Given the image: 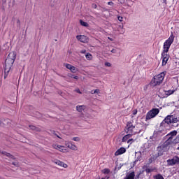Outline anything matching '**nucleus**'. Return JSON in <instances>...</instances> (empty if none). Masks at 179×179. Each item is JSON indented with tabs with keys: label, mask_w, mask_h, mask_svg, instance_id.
<instances>
[{
	"label": "nucleus",
	"mask_w": 179,
	"mask_h": 179,
	"mask_svg": "<svg viewBox=\"0 0 179 179\" xmlns=\"http://www.w3.org/2000/svg\"><path fill=\"white\" fill-rule=\"evenodd\" d=\"M174 35L173 34H171L169 38L165 41L163 45V52L162 53V66H165L167 64V62L169 59V55H168V52L170 49L171 45L173 44L174 41Z\"/></svg>",
	"instance_id": "f257e3e1"
},
{
	"label": "nucleus",
	"mask_w": 179,
	"mask_h": 179,
	"mask_svg": "<svg viewBox=\"0 0 179 179\" xmlns=\"http://www.w3.org/2000/svg\"><path fill=\"white\" fill-rule=\"evenodd\" d=\"M16 59V52H10L9 53L7 59H6L5 62V67H4V78L8 77V73L12 69V66L13 63H15V60Z\"/></svg>",
	"instance_id": "f03ea898"
},
{
	"label": "nucleus",
	"mask_w": 179,
	"mask_h": 179,
	"mask_svg": "<svg viewBox=\"0 0 179 179\" xmlns=\"http://www.w3.org/2000/svg\"><path fill=\"white\" fill-rule=\"evenodd\" d=\"M166 74V72H162L160 74L154 77V79L152 80L151 83L153 86L159 85L164 79V77Z\"/></svg>",
	"instance_id": "7ed1b4c3"
},
{
	"label": "nucleus",
	"mask_w": 179,
	"mask_h": 179,
	"mask_svg": "<svg viewBox=\"0 0 179 179\" xmlns=\"http://www.w3.org/2000/svg\"><path fill=\"white\" fill-rule=\"evenodd\" d=\"M159 113V110L158 108H153L150 110L146 115V120H151L155 117Z\"/></svg>",
	"instance_id": "20e7f679"
},
{
	"label": "nucleus",
	"mask_w": 179,
	"mask_h": 179,
	"mask_svg": "<svg viewBox=\"0 0 179 179\" xmlns=\"http://www.w3.org/2000/svg\"><path fill=\"white\" fill-rule=\"evenodd\" d=\"M178 122V119L175 117L173 115H168L164 120V122L168 124L177 123Z\"/></svg>",
	"instance_id": "39448f33"
},
{
	"label": "nucleus",
	"mask_w": 179,
	"mask_h": 179,
	"mask_svg": "<svg viewBox=\"0 0 179 179\" xmlns=\"http://www.w3.org/2000/svg\"><path fill=\"white\" fill-rule=\"evenodd\" d=\"M166 162L169 166H173L179 163V157L175 156L173 159H168Z\"/></svg>",
	"instance_id": "423d86ee"
},
{
	"label": "nucleus",
	"mask_w": 179,
	"mask_h": 179,
	"mask_svg": "<svg viewBox=\"0 0 179 179\" xmlns=\"http://www.w3.org/2000/svg\"><path fill=\"white\" fill-rule=\"evenodd\" d=\"M52 148L61 152L66 153L68 152V150L66 149V147L63 145H60L59 144H53Z\"/></svg>",
	"instance_id": "0eeeda50"
},
{
	"label": "nucleus",
	"mask_w": 179,
	"mask_h": 179,
	"mask_svg": "<svg viewBox=\"0 0 179 179\" xmlns=\"http://www.w3.org/2000/svg\"><path fill=\"white\" fill-rule=\"evenodd\" d=\"M122 141L127 142L128 144L131 145L135 141V140L132 138V135L129 134L128 135L124 136Z\"/></svg>",
	"instance_id": "6e6552de"
},
{
	"label": "nucleus",
	"mask_w": 179,
	"mask_h": 179,
	"mask_svg": "<svg viewBox=\"0 0 179 179\" xmlns=\"http://www.w3.org/2000/svg\"><path fill=\"white\" fill-rule=\"evenodd\" d=\"M135 129V127L133 126V124L131 122H128L127 124V127L125 128V131L128 134H132L134 133V129Z\"/></svg>",
	"instance_id": "1a4fd4ad"
},
{
	"label": "nucleus",
	"mask_w": 179,
	"mask_h": 179,
	"mask_svg": "<svg viewBox=\"0 0 179 179\" xmlns=\"http://www.w3.org/2000/svg\"><path fill=\"white\" fill-rule=\"evenodd\" d=\"M76 38L82 43H87L88 41V38L85 36V35H77Z\"/></svg>",
	"instance_id": "9d476101"
},
{
	"label": "nucleus",
	"mask_w": 179,
	"mask_h": 179,
	"mask_svg": "<svg viewBox=\"0 0 179 179\" xmlns=\"http://www.w3.org/2000/svg\"><path fill=\"white\" fill-rule=\"evenodd\" d=\"M65 145L70 150H72L74 151L78 150V148L71 142H65Z\"/></svg>",
	"instance_id": "9b49d317"
},
{
	"label": "nucleus",
	"mask_w": 179,
	"mask_h": 179,
	"mask_svg": "<svg viewBox=\"0 0 179 179\" xmlns=\"http://www.w3.org/2000/svg\"><path fill=\"white\" fill-rule=\"evenodd\" d=\"M53 162H54L55 164H57V165H58V166H61V167H63V168H64V169H66V168L68 167V165H67L66 164H65V163H64V162H61V161H59V160L55 159V160L53 161Z\"/></svg>",
	"instance_id": "f8f14e48"
},
{
	"label": "nucleus",
	"mask_w": 179,
	"mask_h": 179,
	"mask_svg": "<svg viewBox=\"0 0 179 179\" xmlns=\"http://www.w3.org/2000/svg\"><path fill=\"white\" fill-rule=\"evenodd\" d=\"M64 66L66 67V69L70 70L73 73L78 71V69L76 67H74V66H71V64H64Z\"/></svg>",
	"instance_id": "ddd939ff"
},
{
	"label": "nucleus",
	"mask_w": 179,
	"mask_h": 179,
	"mask_svg": "<svg viewBox=\"0 0 179 179\" xmlns=\"http://www.w3.org/2000/svg\"><path fill=\"white\" fill-rule=\"evenodd\" d=\"M124 152H126V149L124 148H121L115 152V155L119 156L124 154Z\"/></svg>",
	"instance_id": "4468645a"
},
{
	"label": "nucleus",
	"mask_w": 179,
	"mask_h": 179,
	"mask_svg": "<svg viewBox=\"0 0 179 179\" xmlns=\"http://www.w3.org/2000/svg\"><path fill=\"white\" fill-rule=\"evenodd\" d=\"M176 135H177V131H173L166 136V138H168L169 141H171L173 138Z\"/></svg>",
	"instance_id": "2eb2a0df"
},
{
	"label": "nucleus",
	"mask_w": 179,
	"mask_h": 179,
	"mask_svg": "<svg viewBox=\"0 0 179 179\" xmlns=\"http://www.w3.org/2000/svg\"><path fill=\"white\" fill-rule=\"evenodd\" d=\"M135 177V173L134 172H131L130 173H129L125 179H134Z\"/></svg>",
	"instance_id": "dca6fc26"
},
{
	"label": "nucleus",
	"mask_w": 179,
	"mask_h": 179,
	"mask_svg": "<svg viewBox=\"0 0 179 179\" xmlns=\"http://www.w3.org/2000/svg\"><path fill=\"white\" fill-rule=\"evenodd\" d=\"M76 109L78 112H82L83 110L85 109V106H78L76 107Z\"/></svg>",
	"instance_id": "f3484780"
},
{
	"label": "nucleus",
	"mask_w": 179,
	"mask_h": 179,
	"mask_svg": "<svg viewBox=\"0 0 179 179\" xmlns=\"http://www.w3.org/2000/svg\"><path fill=\"white\" fill-rule=\"evenodd\" d=\"M85 57L87 60H92V56L90 55V53H87L85 55Z\"/></svg>",
	"instance_id": "a211bd4d"
},
{
	"label": "nucleus",
	"mask_w": 179,
	"mask_h": 179,
	"mask_svg": "<svg viewBox=\"0 0 179 179\" xmlns=\"http://www.w3.org/2000/svg\"><path fill=\"white\" fill-rule=\"evenodd\" d=\"M80 24L85 27H88V24L87 22H85V21H82V20H80Z\"/></svg>",
	"instance_id": "6ab92c4d"
},
{
	"label": "nucleus",
	"mask_w": 179,
	"mask_h": 179,
	"mask_svg": "<svg viewBox=\"0 0 179 179\" xmlns=\"http://www.w3.org/2000/svg\"><path fill=\"white\" fill-rule=\"evenodd\" d=\"M154 178L155 179H164V177L160 174H158V175L154 176Z\"/></svg>",
	"instance_id": "aec40b11"
},
{
	"label": "nucleus",
	"mask_w": 179,
	"mask_h": 179,
	"mask_svg": "<svg viewBox=\"0 0 179 179\" xmlns=\"http://www.w3.org/2000/svg\"><path fill=\"white\" fill-rule=\"evenodd\" d=\"M3 154L5 156L8 157H10V158L13 159V156H12L10 154H9V153H8V152H4Z\"/></svg>",
	"instance_id": "412c9836"
},
{
	"label": "nucleus",
	"mask_w": 179,
	"mask_h": 179,
	"mask_svg": "<svg viewBox=\"0 0 179 179\" xmlns=\"http://www.w3.org/2000/svg\"><path fill=\"white\" fill-rule=\"evenodd\" d=\"M174 92L172 90H169L165 92L166 96H170L171 94H172Z\"/></svg>",
	"instance_id": "4be33fe9"
},
{
	"label": "nucleus",
	"mask_w": 179,
	"mask_h": 179,
	"mask_svg": "<svg viewBox=\"0 0 179 179\" xmlns=\"http://www.w3.org/2000/svg\"><path fill=\"white\" fill-rule=\"evenodd\" d=\"M104 65H105L106 66H107V67H110V66H111V64L109 63L108 62H106L104 63Z\"/></svg>",
	"instance_id": "5701e85b"
},
{
	"label": "nucleus",
	"mask_w": 179,
	"mask_h": 179,
	"mask_svg": "<svg viewBox=\"0 0 179 179\" xmlns=\"http://www.w3.org/2000/svg\"><path fill=\"white\" fill-rule=\"evenodd\" d=\"M102 172L105 174H108L110 172V171L107 169H105L102 171Z\"/></svg>",
	"instance_id": "b1692460"
},
{
	"label": "nucleus",
	"mask_w": 179,
	"mask_h": 179,
	"mask_svg": "<svg viewBox=\"0 0 179 179\" xmlns=\"http://www.w3.org/2000/svg\"><path fill=\"white\" fill-rule=\"evenodd\" d=\"M72 140L74 141L78 142V141H80V139L78 137H74L72 138Z\"/></svg>",
	"instance_id": "393cba45"
},
{
	"label": "nucleus",
	"mask_w": 179,
	"mask_h": 179,
	"mask_svg": "<svg viewBox=\"0 0 179 179\" xmlns=\"http://www.w3.org/2000/svg\"><path fill=\"white\" fill-rule=\"evenodd\" d=\"M117 20L120 21V22H122L123 21V17H117Z\"/></svg>",
	"instance_id": "a878e982"
},
{
	"label": "nucleus",
	"mask_w": 179,
	"mask_h": 179,
	"mask_svg": "<svg viewBox=\"0 0 179 179\" xmlns=\"http://www.w3.org/2000/svg\"><path fill=\"white\" fill-rule=\"evenodd\" d=\"M70 77H71V78H73V79H76V80H78V76H71Z\"/></svg>",
	"instance_id": "bb28decb"
},
{
	"label": "nucleus",
	"mask_w": 179,
	"mask_h": 179,
	"mask_svg": "<svg viewBox=\"0 0 179 179\" xmlns=\"http://www.w3.org/2000/svg\"><path fill=\"white\" fill-rule=\"evenodd\" d=\"M111 52L115 54L117 52V49H112Z\"/></svg>",
	"instance_id": "cd10ccee"
},
{
	"label": "nucleus",
	"mask_w": 179,
	"mask_h": 179,
	"mask_svg": "<svg viewBox=\"0 0 179 179\" xmlns=\"http://www.w3.org/2000/svg\"><path fill=\"white\" fill-rule=\"evenodd\" d=\"M29 128H30V129H32V130L36 129V127H34V126H30Z\"/></svg>",
	"instance_id": "c85d7f7f"
},
{
	"label": "nucleus",
	"mask_w": 179,
	"mask_h": 179,
	"mask_svg": "<svg viewBox=\"0 0 179 179\" xmlns=\"http://www.w3.org/2000/svg\"><path fill=\"white\" fill-rule=\"evenodd\" d=\"M95 94H99L100 93V91L99 90H94Z\"/></svg>",
	"instance_id": "c756f323"
},
{
	"label": "nucleus",
	"mask_w": 179,
	"mask_h": 179,
	"mask_svg": "<svg viewBox=\"0 0 179 179\" xmlns=\"http://www.w3.org/2000/svg\"><path fill=\"white\" fill-rule=\"evenodd\" d=\"M137 110H134V111H133V115H136L137 114Z\"/></svg>",
	"instance_id": "7c9ffc66"
},
{
	"label": "nucleus",
	"mask_w": 179,
	"mask_h": 179,
	"mask_svg": "<svg viewBox=\"0 0 179 179\" xmlns=\"http://www.w3.org/2000/svg\"><path fill=\"white\" fill-rule=\"evenodd\" d=\"M108 4L109 6H113V1H108Z\"/></svg>",
	"instance_id": "2f4dec72"
},
{
	"label": "nucleus",
	"mask_w": 179,
	"mask_h": 179,
	"mask_svg": "<svg viewBox=\"0 0 179 179\" xmlns=\"http://www.w3.org/2000/svg\"><path fill=\"white\" fill-rule=\"evenodd\" d=\"M91 94H95V90L91 91Z\"/></svg>",
	"instance_id": "473e14b6"
},
{
	"label": "nucleus",
	"mask_w": 179,
	"mask_h": 179,
	"mask_svg": "<svg viewBox=\"0 0 179 179\" xmlns=\"http://www.w3.org/2000/svg\"><path fill=\"white\" fill-rule=\"evenodd\" d=\"M86 50H81V53L85 54Z\"/></svg>",
	"instance_id": "72a5a7b5"
},
{
	"label": "nucleus",
	"mask_w": 179,
	"mask_h": 179,
	"mask_svg": "<svg viewBox=\"0 0 179 179\" xmlns=\"http://www.w3.org/2000/svg\"><path fill=\"white\" fill-rule=\"evenodd\" d=\"M13 164L14 166H17V163H16V162H13Z\"/></svg>",
	"instance_id": "f704fd0d"
},
{
	"label": "nucleus",
	"mask_w": 179,
	"mask_h": 179,
	"mask_svg": "<svg viewBox=\"0 0 179 179\" xmlns=\"http://www.w3.org/2000/svg\"><path fill=\"white\" fill-rule=\"evenodd\" d=\"M76 92L79 94H81L80 91L79 90H76Z\"/></svg>",
	"instance_id": "c9c22d12"
},
{
	"label": "nucleus",
	"mask_w": 179,
	"mask_h": 179,
	"mask_svg": "<svg viewBox=\"0 0 179 179\" xmlns=\"http://www.w3.org/2000/svg\"><path fill=\"white\" fill-rule=\"evenodd\" d=\"M137 159L141 161V157L140 156L138 158H137Z\"/></svg>",
	"instance_id": "e433bc0d"
},
{
	"label": "nucleus",
	"mask_w": 179,
	"mask_h": 179,
	"mask_svg": "<svg viewBox=\"0 0 179 179\" xmlns=\"http://www.w3.org/2000/svg\"><path fill=\"white\" fill-rule=\"evenodd\" d=\"M93 7H94V8H96V4H94V5H93Z\"/></svg>",
	"instance_id": "4c0bfd02"
},
{
	"label": "nucleus",
	"mask_w": 179,
	"mask_h": 179,
	"mask_svg": "<svg viewBox=\"0 0 179 179\" xmlns=\"http://www.w3.org/2000/svg\"><path fill=\"white\" fill-rule=\"evenodd\" d=\"M148 172H151L152 171L150 169L147 170Z\"/></svg>",
	"instance_id": "58836bf2"
},
{
	"label": "nucleus",
	"mask_w": 179,
	"mask_h": 179,
	"mask_svg": "<svg viewBox=\"0 0 179 179\" xmlns=\"http://www.w3.org/2000/svg\"><path fill=\"white\" fill-rule=\"evenodd\" d=\"M108 39L110 40V41H113V39L111 38H108Z\"/></svg>",
	"instance_id": "ea45409f"
},
{
	"label": "nucleus",
	"mask_w": 179,
	"mask_h": 179,
	"mask_svg": "<svg viewBox=\"0 0 179 179\" xmlns=\"http://www.w3.org/2000/svg\"><path fill=\"white\" fill-rule=\"evenodd\" d=\"M2 122L0 121V124H1Z\"/></svg>",
	"instance_id": "a19ab883"
},
{
	"label": "nucleus",
	"mask_w": 179,
	"mask_h": 179,
	"mask_svg": "<svg viewBox=\"0 0 179 179\" xmlns=\"http://www.w3.org/2000/svg\"><path fill=\"white\" fill-rule=\"evenodd\" d=\"M138 154H139V155H141V152H140V153H138Z\"/></svg>",
	"instance_id": "79ce46f5"
},
{
	"label": "nucleus",
	"mask_w": 179,
	"mask_h": 179,
	"mask_svg": "<svg viewBox=\"0 0 179 179\" xmlns=\"http://www.w3.org/2000/svg\"><path fill=\"white\" fill-rule=\"evenodd\" d=\"M178 150H179V147L178 148Z\"/></svg>",
	"instance_id": "37998d69"
},
{
	"label": "nucleus",
	"mask_w": 179,
	"mask_h": 179,
	"mask_svg": "<svg viewBox=\"0 0 179 179\" xmlns=\"http://www.w3.org/2000/svg\"><path fill=\"white\" fill-rule=\"evenodd\" d=\"M102 179H106V178H102Z\"/></svg>",
	"instance_id": "c03bdc74"
}]
</instances>
